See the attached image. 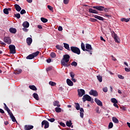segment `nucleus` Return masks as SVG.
<instances>
[{
    "mask_svg": "<svg viewBox=\"0 0 130 130\" xmlns=\"http://www.w3.org/2000/svg\"><path fill=\"white\" fill-rule=\"evenodd\" d=\"M54 106H57V107H60V105L59 104V102L55 101L53 102Z\"/></svg>",
    "mask_w": 130,
    "mask_h": 130,
    "instance_id": "24",
    "label": "nucleus"
},
{
    "mask_svg": "<svg viewBox=\"0 0 130 130\" xmlns=\"http://www.w3.org/2000/svg\"><path fill=\"white\" fill-rule=\"evenodd\" d=\"M71 66H72V67H77V66H78V63L74 61L71 63Z\"/></svg>",
    "mask_w": 130,
    "mask_h": 130,
    "instance_id": "41",
    "label": "nucleus"
},
{
    "mask_svg": "<svg viewBox=\"0 0 130 130\" xmlns=\"http://www.w3.org/2000/svg\"><path fill=\"white\" fill-rule=\"evenodd\" d=\"M80 112L82 113H84V109L83 108H80V109H79Z\"/></svg>",
    "mask_w": 130,
    "mask_h": 130,
    "instance_id": "63",
    "label": "nucleus"
},
{
    "mask_svg": "<svg viewBox=\"0 0 130 130\" xmlns=\"http://www.w3.org/2000/svg\"><path fill=\"white\" fill-rule=\"evenodd\" d=\"M103 92H105V93H107V92L108 91V89L106 87H104L103 88Z\"/></svg>",
    "mask_w": 130,
    "mask_h": 130,
    "instance_id": "46",
    "label": "nucleus"
},
{
    "mask_svg": "<svg viewBox=\"0 0 130 130\" xmlns=\"http://www.w3.org/2000/svg\"><path fill=\"white\" fill-rule=\"evenodd\" d=\"M29 88L31 90H32V91H37V88H36V86H35V85H29Z\"/></svg>",
    "mask_w": 130,
    "mask_h": 130,
    "instance_id": "27",
    "label": "nucleus"
},
{
    "mask_svg": "<svg viewBox=\"0 0 130 130\" xmlns=\"http://www.w3.org/2000/svg\"><path fill=\"white\" fill-rule=\"evenodd\" d=\"M47 119L48 121H50V122H53L55 121V119H54L53 118H52L50 119L47 118Z\"/></svg>",
    "mask_w": 130,
    "mask_h": 130,
    "instance_id": "43",
    "label": "nucleus"
},
{
    "mask_svg": "<svg viewBox=\"0 0 130 130\" xmlns=\"http://www.w3.org/2000/svg\"><path fill=\"white\" fill-rule=\"evenodd\" d=\"M8 114L10 115V118L13 122H16V123H18V121H17V120H16V118L12 112L8 113Z\"/></svg>",
    "mask_w": 130,
    "mask_h": 130,
    "instance_id": "9",
    "label": "nucleus"
},
{
    "mask_svg": "<svg viewBox=\"0 0 130 130\" xmlns=\"http://www.w3.org/2000/svg\"><path fill=\"white\" fill-rule=\"evenodd\" d=\"M96 78L98 80V81L100 82V83H102V76L99 75L96 76Z\"/></svg>",
    "mask_w": 130,
    "mask_h": 130,
    "instance_id": "36",
    "label": "nucleus"
},
{
    "mask_svg": "<svg viewBox=\"0 0 130 130\" xmlns=\"http://www.w3.org/2000/svg\"><path fill=\"white\" fill-rule=\"evenodd\" d=\"M111 57H112V60H113L114 61H116L117 59L115 58V57L113 56V55H112Z\"/></svg>",
    "mask_w": 130,
    "mask_h": 130,
    "instance_id": "53",
    "label": "nucleus"
},
{
    "mask_svg": "<svg viewBox=\"0 0 130 130\" xmlns=\"http://www.w3.org/2000/svg\"><path fill=\"white\" fill-rule=\"evenodd\" d=\"M58 31H61L62 30V27L61 26H58Z\"/></svg>",
    "mask_w": 130,
    "mask_h": 130,
    "instance_id": "61",
    "label": "nucleus"
},
{
    "mask_svg": "<svg viewBox=\"0 0 130 130\" xmlns=\"http://www.w3.org/2000/svg\"><path fill=\"white\" fill-rule=\"evenodd\" d=\"M112 38H114V39L115 42H116V43H119V41H118V40H119V39L118 38L117 35L116 34H115V32H114V31L112 32Z\"/></svg>",
    "mask_w": 130,
    "mask_h": 130,
    "instance_id": "6",
    "label": "nucleus"
},
{
    "mask_svg": "<svg viewBox=\"0 0 130 130\" xmlns=\"http://www.w3.org/2000/svg\"><path fill=\"white\" fill-rule=\"evenodd\" d=\"M125 72H126L127 73H128L130 72V69H128L127 68H125Z\"/></svg>",
    "mask_w": 130,
    "mask_h": 130,
    "instance_id": "57",
    "label": "nucleus"
},
{
    "mask_svg": "<svg viewBox=\"0 0 130 130\" xmlns=\"http://www.w3.org/2000/svg\"><path fill=\"white\" fill-rule=\"evenodd\" d=\"M32 40L31 38H27L26 39V43H27V45L28 46L31 45V44L32 43Z\"/></svg>",
    "mask_w": 130,
    "mask_h": 130,
    "instance_id": "19",
    "label": "nucleus"
},
{
    "mask_svg": "<svg viewBox=\"0 0 130 130\" xmlns=\"http://www.w3.org/2000/svg\"><path fill=\"white\" fill-rule=\"evenodd\" d=\"M3 12L6 15H9V11L8 10V8L4 9Z\"/></svg>",
    "mask_w": 130,
    "mask_h": 130,
    "instance_id": "42",
    "label": "nucleus"
},
{
    "mask_svg": "<svg viewBox=\"0 0 130 130\" xmlns=\"http://www.w3.org/2000/svg\"><path fill=\"white\" fill-rule=\"evenodd\" d=\"M32 96L34 98L36 99V100H37V101L39 100V96H38V94L36 93H34L32 94Z\"/></svg>",
    "mask_w": 130,
    "mask_h": 130,
    "instance_id": "26",
    "label": "nucleus"
},
{
    "mask_svg": "<svg viewBox=\"0 0 130 130\" xmlns=\"http://www.w3.org/2000/svg\"><path fill=\"white\" fill-rule=\"evenodd\" d=\"M104 10L105 13H108V11L109 10V9L108 8H104Z\"/></svg>",
    "mask_w": 130,
    "mask_h": 130,
    "instance_id": "60",
    "label": "nucleus"
},
{
    "mask_svg": "<svg viewBox=\"0 0 130 130\" xmlns=\"http://www.w3.org/2000/svg\"><path fill=\"white\" fill-rule=\"evenodd\" d=\"M80 117L84 118V113L80 112Z\"/></svg>",
    "mask_w": 130,
    "mask_h": 130,
    "instance_id": "56",
    "label": "nucleus"
},
{
    "mask_svg": "<svg viewBox=\"0 0 130 130\" xmlns=\"http://www.w3.org/2000/svg\"><path fill=\"white\" fill-rule=\"evenodd\" d=\"M15 18H17V19H20V18H21V15L20 14V13H17L15 14Z\"/></svg>",
    "mask_w": 130,
    "mask_h": 130,
    "instance_id": "44",
    "label": "nucleus"
},
{
    "mask_svg": "<svg viewBox=\"0 0 130 130\" xmlns=\"http://www.w3.org/2000/svg\"><path fill=\"white\" fill-rule=\"evenodd\" d=\"M89 95H92V96H94V97H97V96H98V92L96 90H94L93 89H91L89 91Z\"/></svg>",
    "mask_w": 130,
    "mask_h": 130,
    "instance_id": "10",
    "label": "nucleus"
},
{
    "mask_svg": "<svg viewBox=\"0 0 130 130\" xmlns=\"http://www.w3.org/2000/svg\"><path fill=\"white\" fill-rule=\"evenodd\" d=\"M113 105L116 108H118V105H117V103H114Z\"/></svg>",
    "mask_w": 130,
    "mask_h": 130,
    "instance_id": "64",
    "label": "nucleus"
},
{
    "mask_svg": "<svg viewBox=\"0 0 130 130\" xmlns=\"http://www.w3.org/2000/svg\"><path fill=\"white\" fill-rule=\"evenodd\" d=\"M130 18H121V22H125L126 23H127V22H129Z\"/></svg>",
    "mask_w": 130,
    "mask_h": 130,
    "instance_id": "31",
    "label": "nucleus"
},
{
    "mask_svg": "<svg viewBox=\"0 0 130 130\" xmlns=\"http://www.w3.org/2000/svg\"><path fill=\"white\" fill-rule=\"evenodd\" d=\"M20 14L21 15H24V14H26V11L24 9H22L21 11H20Z\"/></svg>",
    "mask_w": 130,
    "mask_h": 130,
    "instance_id": "47",
    "label": "nucleus"
},
{
    "mask_svg": "<svg viewBox=\"0 0 130 130\" xmlns=\"http://www.w3.org/2000/svg\"><path fill=\"white\" fill-rule=\"evenodd\" d=\"M52 70V68L51 67H49L47 68L46 71L47 72H49V71H51Z\"/></svg>",
    "mask_w": 130,
    "mask_h": 130,
    "instance_id": "59",
    "label": "nucleus"
},
{
    "mask_svg": "<svg viewBox=\"0 0 130 130\" xmlns=\"http://www.w3.org/2000/svg\"><path fill=\"white\" fill-rule=\"evenodd\" d=\"M55 47L57 48V49H58V50H62L63 48L62 46H59V45H56Z\"/></svg>",
    "mask_w": 130,
    "mask_h": 130,
    "instance_id": "38",
    "label": "nucleus"
},
{
    "mask_svg": "<svg viewBox=\"0 0 130 130\" xmlns=\"http://www.w3.org/2000/svg\"><path fill=\"white\" fill-rule=\"evenodd\" d=\"M94 18H95V19H98V20H100V21H104V18L100 16H98V15H94Z\"/></svg>",
    "mask_w": 130,
    "mask_h": 130,
    "instance_id": "23",
    "label": "nucleus"
},
{
    "mask_svg": "<svg viewBox=\"0 0 130 130\" xmlns=\"http://www.w3.org/2000/svg\"><path fill=\"white\" fill-rule=\"evenodd\" d=\"M33 127H34V126L33 125H24V129H25V130L32 129H33Z\"/></svg>",
    "mask_w": 130,
    "mask_h": 130,
    "instance_id": "15",
    "label": "nucleus"
},
{
    "mask_svg": "<svg viewBox=\"0 0 130 130\" xmlns=\"http://www.w3.org/2000/svg\"><path fill=\"white\" fill-rule=\"evenodd\" d=\"M81 49L83 51H89V50L85 48V44L83 43H81Z\"/></svg>",
    "mask_w": 130,
    "mask_h": 130,
    "instance_id": "30",
    "label": "nucleus"
},
{
    "mask_svg": "<svg viewBox=\"0 0 130 130\" xmlns=\"http://www.w3.org/2000/svg\"><path fill=\"white\" fill-rule=\"evenodd\" d=\"M49 84L50 85V86H52V87H53L56 85V83L53 81H50L49 82Z\"/></svg>",
    "mask_w": 130,
    "mask_h": 130,
    "instance_id": "40",
    "label": "nucleus"
},
{
    "mask_svg": "<svg viewBox=\"0 0 130 130\" xmlns=\"http://www.w3.org/2000/svg\"><path fill=\"white\" fill-rule=\"evenodd\" d=\"M111 101L112 103H118V102L117 101V100L115 98H112L111 99Z\"/></svg>",
    "mask_w": 130,
    "mask_h": 130,
    "instance_id": "37",
    "label": "nucleus"
},
{
    "mask_svg": "<svg viewBox=\"0 0 130 130\" xmlns=\"http://www.w3.org/2000/svg\"><path fill=\"white\" fill-rule=\"evenodd\" d=\"M70 76H71L72 79L75 78V74H74L73 72H71L70 73Z\"/></svg>",
    "mask_w": 130,
    "mask_h": 130,
    "instance_id": "51",
    "label": "nucleus"
},
{
    "mask_svg": "<svg viewBox=\"0 0 130 130\" xmlns=\"http://www.w3.org/2000/svg\"><path fill=\"white\" fill-rule=\"evenodd\" d=\"M9 48L10 49V53L12 54H15L16 53V46L14 45H10L9 46Z\"/></svg>",
    "mask_w": 130,
    "mask_h": 130,
    "instance_id": "4",
    "label": "nucleus"
},
{
    "mask_svg": "<svg viewBox=\"0 0 130 130\" xmlns=\"http://www.w3.org/2000/svg\"><path fill=\"white\" fill-rule=\"evenodd\" d=\"M21 73H22V70L21 69H18L14 72V74L15 75H19L21 74Z\"/></svg>",
    "mask_w": 130,
    "mask_h": 130,
    "instance_id": "35",
    "label": "nucleus"
},
{
    "mask_svg": "<svg viewBox=\"0 0 130 130\" xmlns=\"http://www.w3.org/2000/svg\"><path fill=\"white\" fill-rule=\"evenodd\" d=\"M70 58H71V56L69 54L63 55V58L61 60V64L63 66V67H65L66 68H68L71 66L70 64H69V61H70Z\"/></svg>",
    "mask_w": 130,
    "mask_h": 130,
    "instance_id": "1",
    "label": "nucleus"
},
{
    "mask_svg": "<svg viewBox=\"0 0 130 130\" xmlns=\"http://www.w3.org/2000/svg\"><path fill=\"white\" fill-rule=\"evenodd\" d=\"M60 125H61V126H63V127H66V124H64V123L61 122L59 123Z\"/></svg>",
    "mask_w": 130,
    "mask_h": 130,
    "instance_id": "49",
    "label": "nucleus"
},
{
    "mask_svg": "<svg viewBox=\"0 0 130 130\" xmlns=\"http://www.w3.org/2000/svg\"><path fill=\"white\" fill-rule=\"evenodd\" d=\"M91 22H97V19L95 18H91L90 19Z\"/></svg>",
    "mask_w": 130,
    "mask_h": 130,
    "instance_id": "55",
    "label": "nucleus"
},
{
    "mask_svg": "<svg viewBox=\"0 0 130 130\" xmlns=\"http://www.w3.org/2000/svg\"><path fill=\"white\" fill-rule=\"evenodd\" d=\"M14 7H15V10L17 12H20L21 10H22V8H21V7H20L19 5L18 4L14 5Z\"/></svg>",
    "mask_w": 130,
    "mask_h": 130,
    "instance_id": "16",
    "label": "nucleus"
},
{
    "mask_svg": "<svg viewBox=\"0 0 130 130\" xmlns=\"http://www.w3.org/2000/svg\"><path fill=\"white\" fill-rule=\"evenodd\" d=\"M67 83L68 86H70V87L74 86V83L70 79H67Z\"/></svg>",
    "mask_w": 130,
    "mask_h": 130,
    "instance_id": "14",
    "label": "nucleus"
},
{
    "mask_svg": "<svg viewBox=\"0 0 130 130\" xmlns=\"http://www.w3.org/2000/svg\"><path fill=\"white\" fill-rule=\"evenodd\" d=\"M4 109L5 110H7L8 113H10V112H11V110H10V109H9V107H8V106H7V105L5 103H4Z\"/></svg>",
    "mask_w": 130,
    "mask_h": 130,
    "instance_id": "28",
    "label": "nucleus"
},
{
    "mask_svg": "<svg viewBox=\"0 0 130 130\" xmlns=\"http://www.w3.org/2000/svg\"><path fill=\"white\" fill-rule=\"evenodd\" d=\"M70 50H71V51L73 52V53H76V54H78V55L79 54H81V50H80V49L77 47H71Z\"/></svg>",
    "mask_w": 130,
    "mask_h": 130,
    "instance_id": "2",
    "label": "nucleus"
},
{
    "mask_svg": "<svg viewBox=\"0 0 130 130\" xmlns=\"http://www.w3.org/2000/svg\"><path fill=\"white\" fill-rule=\"evenodd\" d=\"M9 31L10 33H12L13 34H16L17 32V29L14 27H11L9 29Z\"/></svg>",
    "mask_w": 130,
    "mask_h": 130,
    "instance_id": "18",
    "label": "nucleus"
},
{
    "mask_svg": "<svg viewBox=\"0 0 130 130\" xmlns=\"http://www.w3.org/2000/svg\"><path fill=\"white\" fill-rule=\"evenodd\" d=\"M0 44H1V45H3L4 46H6V45H7V44H6V43H5L4 42H3L2 41H0Z\"/></svg>",
    "mask_w": 130,
    "mask_h": 130,
    "instance_id": "54",
    "label": "nucleus"
},
{
    "mask_svg": "<svg viewBox=\"0 0 130 130\" xmlns=\"http://www.w3.org/2000/svg\"><path fill=\"white\" fill-rule=\"evenodd\" d=\"M85 48L87 50H93V48H92V46L89 44H86Z\"/></svg>",
    "mask_w": 130,
    "mask_h": 130,
    "instance_id": "17",
    "label": "nucleus"
},
{
    "mask_svg": "<svg viewBox=\"0 0 130 130\" xmlns=\"http://www.w3.org/2000/svg\"><path fill=\"white\" fill-rule=\"evenodd\" d=\"M50 56L52 58H55L56 57V54L54 52H51L50 54Z\"/></svg>",
    "mask_w": 130,
    "mask_h": 130,
    "instance_id": "39",
    "label": "nucleus"
},
{
    "mask_svg": "<svg viewBox=\"0 0 130 130\" xmlns=\"http://www.w3.org/2000/svg\"><path fill=\"white\" fill-rule=\"evenodd\" d=\"M89 13H91V14H98V12L96 10L92 9V8H90L88 10Z\"/></svg>",
    "mask_w": 130,
    "mask_h": 130,
    "instance_id": "20",
    "label": "nucleus"
},
{
    "mask_svg": "<svg viewBox=\"0 0 130 130\" xmlns=\"http://www.w3.org/2000/svg\"><path fill=\"white\" fill-rule=\"evenodd\" d=\"M43 125H45L44 128H48L49 127V122L47 120H44L42 122V127H43Z\"/></svg>",
    "mask_w": 130,
    "mask_h": 130,
    "instance_id": "7",
    "label": "nucleus"
},
{
    "mask_svg": "<svg viewBox=\"0 0 130 130\" xmlns=\"http://www.w3.org/2000/svg\"><path fill=\"white\" fill-rule=\"evenodd\" d=\"M55 111H56V112H57V113H59V112H61V108H59V107H56L55 108Z\"/></svg>",
    "mask_w": 130,
    "mask_h": 130,
    "instance_id": "33",
    "label": "nucleus"
},
{
    "mask_svg": "<svg viewBox=\"0 0 130 130\" xmlns=\"http://www.w3.org/2000/svg\"><path fill=\"white\" fill-rule=\"evenodd\" d=\"M112 119L114 123H118L119 122V121H118V119L115 117H113Z\"/></svg>",
    "mask_w": 130,
    "mask_h": 130,
    "instance_id": "25",
    "label": "nucleus"
},
{
    "mask_svg": "<svg viewBox=\"0 0 130 130\" xmlns=\"http://www.w3.org/2000/svg\"><path fill=\"white\" fill-rule=\"evenodd\" d=\"M64 47L66 49H67V50H69V51H71V49L70 48V45L68 44H67L66 43H63Z\"/></svg>",
    "mask_w": 130,
    "mask_h": 130,
    "instance_id": "21",
    "label": "nucleus"
},
{
    "mask_svg": "<svg viewBox=\"0 0 130 130\" xmlns=\"http://www.w3.org/2000/svg\"><path fill=\"white\" fill-rule=\"evenodd\" d=\"M75 104L76 109H77V110H80V109L81 108H80V104L78 103H75Z\"/></svg>",
    "mask_w": 130,
    "mask_h": 130,
    "instance_id": "34",
    "label": "nucleus"
},
{
    "mask_svg": "<svg viewBox=\"0 0 130 130\" xmlns=\"http://www.w3.org/2000/svg\"><path fill=\"white\" fill-rule=\"evenodd\" d=\"M41 21H42L43 23H47V22H48V20L44 17H41Z\"/></svg>",
    "mask_w": 130,
    "mask_h": 130,
    "instance_id": "32",
    "label": "nucleus"
},
{
    "mask_svg": "<svg viewBox=\"0 0 130 130\" xmlns=\"http://www.w3.org/2000/svg\"><path fill=\"white\" fill-rule=\"evenodd\" d=\"M40 52L37 51L35 53H33L32 54L28 55L27 56H26V59H33L34 57H36L39 54Z\"/></svg>",
    "mask_w": 130,
    "mask_h": 130,
    "instance_id": "3",
    "label": "nucleus"
},
{
    "mask_svg": "<svg viewBox=\"0 0 130 130\" xmlns=\"http://www.w3.org/2000/svg\"><path fill=\"white\" fill-rule=\"evenodd\" d=\"M72 124H73V123L72 122V120L67 121L66 122V125H67L69 127H71L72 126Z\"/></svg>",
    "mask_w": 130,
    "mask_h": 130,
    "instance_id": "29",
    "label": "nucleus"
},
{
    "mask_svg": "<svg viewBox=\"0 0 130 130\" xmlns=\"http://www.w3.org/2000/svg\"><path fill=\"white\" fill-rule=\"evenodd\" d=\"M22 30L24 31V32H28V29L26 28V27L23 28Z\"/></svg>",
    "mask_w": 130,
    "mask_h": 130,
    "instance_id": "62",
    "label": "nucleus"
},
{
    "mask_svg": "<svg viewBox=\"0 0 130 130\" xmlns=\"http://www.w3.org/2000/svg\"><path fill=\"white\" fill-rule=\"evenodd\" d=\"M4 41L7 44H11L12 43V40L9 37H5L4 38Z\"/></svg>",
    "mask_w": 130,
    "mask_h": 130,
    "instance_id": "8",
    "label": "nucleus"
},
{
    "mask_svg": "<svg viewBox=\"0 0 130 130\" xmlns=\"http://www.w3.org/2000/svg\"><path fill=\"white\" fill-rule=\"evenodd\" d=\"M78 93L79 97H82L83 95H85V90L82 89H78Z\"/></svg>",
    "mask_w": 130,
    "mask_h": 130,
    "instance_id": "12",
    "label": "nucleus"
},
{
    "mask_svg": "<svg viewBox=\"0 0 130 130\" xmlns=\"http://www.w3.org/2000/svg\"><path fill=\"white\" fill-rule=\"evenodd\" d=\"M118 77L119 79H121V80H123L124 79V77L122 75H118Z\"/></svg>",
    "mask_w": 130,
    "mask_h": 130,
    "instance_id": "50",
    "label": "nucleus"
},
{
    "mask_svg": "<svg viewBox=\"0 0 130 130\" xmlns=\"http://www.w3.org/2000/svg\"><path fill=\"white\" fill-rule=\"evenodd\" d=\"M100 39L102 40V41H104V42H106V41L104 39V38H103V37L102 36L100 37Z\"/></svg>",
    "mask_w": 130,
    "mask_h": 130,
    "instance_id": "58",
    "label": "nucleus"
},
{
    "mask_svg": "<svg viewBox=\"0 0 130 130\" xmlns=\"http://www.w3.org/2000/svg\"><path fill=\"white\" fill-rule=\"evenodd\" d=\"M108 126L109 128H112V127H113V123H112V122H110Z\"/></svg>",
    "mask_w": 130,
    "mask_h": 130,
    "instance_id": "45",
    "label": "nucleus"
},
{
    "mask_svg": "<svg viewBox=\"0 0 130 130\" xmlns=\"http://www.w3.org/2000/svg\"><path fill=\"white\" fill-rule=\"evenodd\" d=\"M29 22L27 21H25L23 23L22 26L24 28H28L29 27Z\"/></svg>",
    "mask_w": 130,
    "mask_h": 130,
    "instance_id": "22",
    "label": "nucleus"
},
{
    "mask_svg": "<svg viewBox=\"0 0 130 130\" xmlns=\"http://www.w3.org/2000/svg\"><path fill=\"white\" fill-rule=\"evenodd\" d=\"M82 100L83 102H86V101L90 102L92 100V98H91L90 95L88 94H85L83 96Z\"/></svg>",
    "mask_w": 130,
    "mask_h": 130,
    "instance_id": "5",
    "label": "nucleus"
},
{
    "mask_svg": "<svg viewBox=\"0 0 130 130\" xmlns=\"http://www.w3.org/2000/svg\"><path fill=\"white\" fill-rule=\"evenodd\" d=\"M69 2H70V0H63L64 5H68V4H69Z\"/></svg>",
    "mask_w": 130,
    "mask_h": 130,
    "instance_id": "52",
    "label": "nucleus"
},
{
    "mask_svg": "<svg viewBox=\"0 0 130 130\" xmlns=\"http://www.w3.org/2000/svg\"><path fill=\"white\" fill-rule=\"evenodd\" d=\"M47 8L48 9H49V10H50V11H52L53 10V8L51 7L50 5H48Z\"/></svg>",
    "mask_w": 130,
    "mask_h": 130,
    "instance_id": "48",
    "label": "nucleus"
},
{
    "mask_svg": "<svg viewBox=\"0 0 130 130\" xmlns=\"http://www.w3.org/2000/svg\"><path fill=\"white\" fill-rule=\"evenodd\" d=\"M93 9H96V10H98V11H100L101 12H102L104 11V7L101 6H93Z\"/></svg>",
    "mask_w": 130,
    "mask_h": 130,
    "instance_id": "11",
    "label": "nucleus"
},
{
    "mask_svg": "<svg viewBox=\"0 0 130 130\" xmlns=\"http://www.w3.org/2000/svg\"><path fill=\"white\" fill-rule=\"evenodd\" d=\"M94 101H95V103H96V104L98 105H99V106H103L102 102H101V101H100L98 99H97V98L94 99Z\"/></svg>",
    "mask_w": 130,
    "mask_h": 130,
    "instance_id": "13",
    "label": "nucleus"
}]
</instances>
